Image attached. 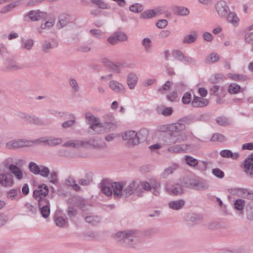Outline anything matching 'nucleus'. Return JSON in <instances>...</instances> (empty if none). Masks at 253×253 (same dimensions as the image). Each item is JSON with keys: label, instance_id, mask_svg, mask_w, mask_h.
I'll return each instance as SVG.
<instances>
[{"label": "nucleus", "instance_id": "473e14b6", "mask_svg": "<svg viewBox=\"0 0 253 253\" xmlns=\"http://www.w3.org/2000/svg\"><path fill=\"white\" fill-rule=\"evenodd\" d=\"M64 147H70L76 148L81 147V140H70L64 143L63 145Z\"/></svg>", "mask_w": 253, "mask_h": 253}, {"label": "nucleus", "instance_id": "1a4fd4ad", "mask_svg": "<svg viewBox=\"0 0 253 253\" xmlns=\"http://www.w3.org/2000/svg\"><path fill=\"white\" fill-rule=\"evenodd\" d=\"M8 149H18L24 147H30V140L26 139H16L11 140L6 143Z\"/></svg>", "mask_w": 253, "mask_h": 253}, {"label": "nucleus", "instance_id": "aec40b11", "mask_svg": "<svg viewBox=\"0 0 253 253\" xmlns=\"http://www.w3.org/2000/svg\"><path fill=\"white\" fill-rule=\"evenodd\" d=\"M209 103V100L206 98L194 96L191 104L192 106L194 107L201 108L207 106Z\"/></svg>", "mask_w": 253, "mask_h": 253}, {"label": "nucleus", "instance_id": "a19ab883", "mask_svg": "<svg viewBox=\"0 0 253 253\" xmlns=\"http://www.w3.org/2000/svg\"><path fill=\"white\" fill-rule=\"evenodd\" d=\"M19 4V2L18 1H14L3 7L1 8L0 12L2 13H6L11 10L12 8L17 6Z\"/></svg>", "mask_w": 253, "mask_h": 253}, {"label": "nucleus", "instance_id": "8fccbe9b", "mask_svg": "<svg viewBox=\"0 0 253 253\" xmlns=\"http://www.w3.org/2000/svg\"><path fill=\"white\" fill-rule=\"evenodd\" d=\"M85 220L88 223L95 225L99 221V217L97 216L89 215L85 217Z\"/></svg>", "mask_w": 253, "mask_h": 253}, {"label": "nucleus", "instance_id": "3c124183", "mask_svg": "<svg viewBox=\"0 0 253 253\" xmlns=\"http://www.w3.org/2000/svg\"><path fill=\"white\" fill-rule=\"evenodd\" d=\"M219 56L217 53H211L207 58L206 60L209 63H213L219 60Z\"/></svg>", "mask_w": 253, "mask_h": 253}, {"label": "nucleus", "instance_id": "6e6d98bb", "mask_svg": "<svg viewBox=\"0 0 253 253\" xmlns=\"http://www.w3.org/2000/svg\"><path fill=\"white\" fill-rule=\"evenodd\" d=\"M23 68L22 66L19 64L12 63L7 66L6 68V70L9 71H17Z\"/></svg>", "mask_w": 253, "mask_h": 253}, {"label": "nucleus", "instance_id": "5fc2aeb1", "mask_svg": "<svg viewBox=\"0 0 253 253\" xmlns=\"http://www.w3.org/2000/svg\"><path fill=\"white\" fill-rule=\"evenodd\" d=\"M89 32L92 36L97 39H100L104 35V33L99 29H91Z\"/></svg>", "mask_w": 253, "mask_h": 253}, {"label": "nucleus", "instance_id": "f257e3e1", "mask_svg": "<svg viewBox=\"0 0 253 253\" xmlns=\"http://www.w3.org/2000/svg\"><path fill=\"white\" fill-rule=\"evenodd\" d=\"M26 164L25 161L15 157H9L4 159L0 167L8 170L11 174H23L21 168Z\"/></svg>", "mask_w": 253, "mask_h": 253}, {"label": "nucleus", "instance_id": "b1692460", "mask_svg": "<svg viewBox=\"0 0 253 253\" xmlns=\"http://www.w3.org/2000/svg\"><path fill=\"white\" fill-rule=\"evenodd\" d=\"M139 184L135 181L131 182L124 190L123 197H127L133 194L134 191L137 188Z\"/></svg>", "mask_w": 253, "mask_h": 253}, {"label": "nucleus", "instance_id": "0e129e2a", "mask_svg": "<svg viewBox=\"0 0 253 253\" xmlns=\"http://www.w3.org/2000/svg\"><path fill=\"white\" fill-rule=\"evenodd\" d=\"M246 41L252 44H253V32H248L245 36Z\"/></svg>", "mask_w": 253, "mask_h": 253}, {"label": "nucleus", "instance_id": "7c9ffc66", "mask_svg": "<svg viewBox=\"0 0 253 253\" xmlns=\"http://www.w3.org/2000/svg\"><path fill=\"white\" fill-rule=\"evenodd\" d=\"M69 84L73 92L76 93L80 90V85L75 79L73 78H70L69 80Z\"/></svg>", "mask_w": 253, "mask_h": 253}, {"label": "nucleus", "instance_id": "f704fd0d", "mask_svg": "<svg viewBox=\"0 0 253 253\" xmlns=\"http://www.w3.org/2000/svg\"><path fill=\"white\" fill-rule=\"evenodd\" d=\"M142 187L146 191L150 190L152 188H159L160 187V184L156 182V183H149L146 181H143L142 182Z\"/></svg>", "mask_w": 253, "mask_h": 253}, {"label": "nucleus", "instance_id": "774afa93", "mask_svg": "<svg viewBox=\"0 0 253 253\" xmlns=\"http://www.w3.org/2000/svg\"><path fill=\"white\" fill-rule=\"evenodd\" d=\"M168 25V21L165 19H161L159 20V21L156 24V26L160 29L164 28Z\"/></svg>", "mask_w": 253, "mask_h": 253}, {"label": "nucleus", "instance_id": "603ef678", "mask_svg": "<svg viewBox=\"0 0 253 253\" xmlns=\"http://www.w3.org/2000/svg\"><path fill=\"white\" fill-rule=\"evenodd\" d=\"M141 17L144 19H150L155 17L154 10H148L143 12L141 14Z\"/></svg>", "mask_w": 253, "mask_h": 253}, {"label": "nucleus", "instance_id": "c756f323", "mask_svg": "<svg viewBox=\"0 0 253 253\" xmlns=\"http://www.w3.org/2000/svg\"><path fill=\"white\" fill-rule=\"evenodd\" d=\"M149 135V131L146 128L141 129L137 132L138 139L140 143L143 142L147 140Z\"/></svg>", "mask_w": 253, "mask_h": 253}, {"label": "nucleus", "instance_id": "ea45409f", "mask_svg": "<svg viewBox=\"0 0 253 253\" xmlns=\"http://www.w3.org/2000/svg\"><path fill=\"white\" fill-rule=\"evenodd\" d=\"M104 132H109L115 130L117 127L116 123L113 122H106L103 123Z\"/></svg>", "mask_w": 253, "mask_h": 253}, {"label": "nucleus", "instance_id": "c85d7f7f", "mask_svg": "<svg viewBox=\"0 0 253 253\" xmlns=\"http://www.w3.org/2000/svg\"><path fill=\"white\" fill-rule=\"evenodd\" d=\"M30 147L34 145H47V137H40L35 140H30Z\"/></svg>", "mask_w": 253, "mask_h": 253}, {"label": "nucleus", "instance_id": "2eb2a0df", "mask_svg": "<svg viewBox=\"0 0 253 253\" xmlns=\"http://www.w3.org/2000/svg\"><path fill=\"white\" fill-rule=\"evenodd\" d=\"M124 186L119 182H112L113 194L115 198L123 197Z\"/></svg>", "mask_w": 253, "mask_h": 253}, {"label": "nucleus", "instance_id": "49530a36", "mask_svg": "<svg viewBox=\"0 0 253 253\" xmlns=\"http://www.w3.org/2000/svg\"><path fill=\"white\" fill-rule=\"evenodd\" d=\"M189 220L194 223H198L203 219V216L198 214L191 213L189 214Z\"/></svg>", "mask_w": 253, "mask_h": 253}, {"label": "nucleus", "instance_id": "cd10ccee", "mask_svg": "<svg viewBox=\"0 0 253 253\" xmlns=\"http://www.w3.org/2000/svg\"><path fill=\"white\" fill-rule=\"evenodd\" d=\"M85 119L86 122L89 125V126L94 125L100 121L99 118L95 117L94 115L89 112L85 114Z\"/></svg>", "mask_w": 253, "mask_h": 253}, {"label": "nucleus", "instance_id": "20e7f679", "mask_svg": "<svg viewBox=\"0 0 253 253\" xmlns=\"http://www.w3.org/2000/svg\"><path fill=\"white\" fill-rule=\"evenodd\" d=\"M28 169L33 174H57L59 171L56 169L50 170L48 167L43 165H38L34 162H30L28 164Z\"/></svg>", "mask_w": 253, "mask_h": 253}, {"label": "nucleus", "instance_id": "c9c22d12", "mask_svg": "<svg viewBox=\"0 0 253 253\" xmlns=\"http://www.w3.org/2000/svg\"><path fill=\"white\" fill-rule=\"evenodd\" d=\"M198 37V34L196 32H193L192 34L188 35L185 37L183 42L184 43H190L196 41Z\"/></svg>", "mask_w": 253, "mask_h": 253}, {"label": "nucleus", "instance_id": "a18cd8bd", "mask_svg": "<svg viewBox=\"0 0 253 253\" xmlns=\"http://www.w3.org/2000/svg\"><path fill=\"white\" fill-rule=\"evenodd\" d=\"M184 161L187 165L191 167H194L198 164V160L189 156H185Z\"/></svg>", "mask_w": 253, "mask_h": 253}, {"label": "nucleus", "instance_id": "e2e57ef3", "mask_svg": "<svg viewBox=\"0 0 253 253\" xmlns=\"http://www.w3.org/2000/svg\"><path fill=\"white\" fill-rule=\"evenodd\" d=\"M93 3L97 5L99 8L102 9L108 8V5L107 4L102 2L101 0H92Z\"/></svg>", "mask_w": 253, "mask_h": 253}, {"label": "nucleus", "instance_id": "f3484780", "mask_svg": "<svg viewBox=\"0 0 253 253\" xmlns=\"http://www.w3.org/2000/svg\"><path fill=\"white\" fill-rule=\"evenodd\" d=\"M243 169L245 172L253 174V153L244 161Z\"/></svg>", "mask_w": 253, "mask_h": 253}, {"label": "nucleus", "instance_id": "052dcab7", "mask_svg": "<svg viewBox=\"0 0 253 253\" xmlns=\"http://www.w3.org/2000/svg\"><path fill=\"white\" fill-rule=\"evenodd\" d=\"M222 87L218 85H213L210 90V93L211 95H218V91L219 90H222Z\"/></svg>", "mask_w": 253, "mask_h": 253}, {"label": "nucleus", "instance_id": "a211bd4d", "mask_svg": "<svg viewBox=\"0 0 253 253\" xmlns=\"http://www.w3.org/2000/svg\"><path fill=\"white\" fill-rule=\"evenodd\" d=\"M88 131L92 134H97L104 133L103 123L98 122L94 125L89 126Z\"/></svg>", "mask_w": 253, "mask_h": 253}, {"label": "nucleus", "instance_id": "bb28decb", "mask_svg": "<svg viewBox=\"0 0 253 253\" xmlns=\"http://www.w3.org/2000/svg\"><path fill=\"white\" fill-rule=\"evenodd\" d=\"M185 204L184 200L180 199L176 201H170L169 204V207L174 210H179L181 209Z\"/></svg>", "mask_w": 253, "mask_h": 253}, {"label": "nucleus", "instance_id": "9d476101", "mask_svg": "<svg viewBox=\"0 0 253 253\" xmlns=\"http://www.w3.org/2000/svg\"><path fill=\"white\" fill-rule=\"evenodd\" d=\"M128 40L127 36L122 31L113 33L107 39L108 42L111 45L116 44L119 42H126Z\"/></svg>", "mask_w": 253, "mask_h": 253}, {"label": "nucleus", "instance_id": "c03bdc74", "mask_svg": "<svg viewBox=\"0 0 253 253\" xmlns=\"http://www.w3.org/2000/svg\"><path fill=\"white\" fill-rule=\"evenodd\" d=\"M34 45V41L32 39H27L22 42V46L26 50H31Z\"/></svg>", "mask_w": 253, "mask_h": 253}, {"label": "nucleus", "instance_id": "864d4df0", "mask_svg": "<svg viewBox=\"0 0 253 253\" xmlns=\"http://www.w3.org/2000/svg\"><path fill=\"white\" fill-rule=\"evenodd\" d=\"M41 212L44 218H47L50 213V208L48 205H43L41 207Z\"/></svg>", "mask_w": 253, "mask_h": 253}, {"label": "nucleus", "instance_id": "a878e982", "mask_svg": "<svg viewBox=\"0 0 253 253\" xmlns=\"http://www.w3.org/2000/svg\"><path fill=\"white\" fill-rule=\"evenodd\" d=\"M225 18L228 22L232 24L234 26H237L238 25L239 18L235 13L230 11Z\"/></svg>", "mask_w": 253, "mask_h": 253}, {"label": "nucleus", "instance_id": "72a5a7b5", "mask_svg": "<svg viewBox=\"0 0 253 253\" xmlns=\"http://www.w3.org/2000/svg\"><path fill=\"white\" fill-rule=\"evenodd\" d=\"M169 193L171 195H179L183 193V190L179 184H176L171 189L168 190Z\"/></svg>", "mask_w": 253, "mask_h": 253}, {"label": "nucleus", "instance_id": "2f4dec72", "mask_svg": "<svg viewBox=\"0 0 253 253\" xmlns=\"http://www.w3.org/2000/svg\"><path fill=\"white\" fill-rule=\"evenodd\" d=\"M141 44L143 45L145 52H151L152 48V41L150 39L148 38H144L142 40Z\"/></svg>", "mask_w": 253, "mask_h": 253}, {"label": "nucleus", "instance_id": "338daca9", "mask_svg": "<svg viewBox=\"0 0 253 253\" xmlns=\"http://www.w3.org/2000/svg\"><path fill=\"white\" fill-rule=\"evenodd\" d=\"M217 124L220 126H226L228 124V122L225 118L218 117L216 119Z\"/></svg>", "mask_w": 253, "mask_h": 253}, {"label": "nucleus", "instance_id": "0eeeda50", "mask_svg": "<svg viewBox=\"0 0 253 253\" xmlns=\"http://www.w3.org/2000/svg\"><path fill=\"white\" fill-rule=\"evenodd\" d=\"M19 117L24 121L33 125L42 126L45 123L41 118L26 112H20Z\"/></svg>", "mask_w": 253, "mask_h": 253}, {"label": "nucleus", "instance_id": "5701e85b", "mask_svg": "<svg viewBox=\"0 0 253 253\" xmlns=\"http://www.w3.org/2000/svg\"><path fill=\"white\" fill-rule=\"evenodd\" d=\"M44 14L39 10H31L28 12L25 16V18H29L32 21L35 22L40 20L43 17Z\"/></svg>", "mask_w": 253, "mask_h": 253}, {"label": "nucleus", "instance_id": "37998d69", "mask_svg": "<svg viewBox=\"0 0 253 253\" xmlns=\"http://www.w3.org/2000/svg\"><path fill=\"white\" fill-rule=\"evenodd\" d=\"M143 9V5L139 3H135L129 6V10L133 12L139 13Z\"/></svg>", "mask_w": 253, "mask_h": 253}, {"label": "nucleus", "instance_id": "de8ad7c7", "mask_svg": "<svg viewBox=\"0 0 253 253\" xmlns=\"http://www.w3.org/2000/svg\"><path fill=\"white\" fill-rule=\"evenodd\" d=\"M245 202L244 200L241 199H237L234 202V207L238 211H242L244 209L245 207Z\"/></svg>", "mask_w": 253, "mask_h": 253}, {"label": "nucleus", "instance_id": "4be33fe9", "mask_svg": "<svg viewBox=\"0 0 253 253\" xmlns=\"http://www.w3.org/2000/svg\"><path fill=\"white\" fill-rule=\"evenodd\" d=\"M54 24V20L52 19L48 20H44L42 22L40 27L38 28L37 30L39 34H42L44 31L49 30L52 28Z\"/></svg>", "mask_w": 253, "mask_h": 253}, {"label": "nucleus", "instance_id": "ddd939ff", "mask_svg": "<svg viewBox=\"0 0 253 253\" xmlns=\"http://www.w3.org/2000/svg\"><path fill=\"white\" fill-rule=\"evenodd\" d=\"M49 192L48 187L45 184L38 186L37 189L33 192V197L37 201H41L42 198L45 197Z\"/></svg>", "mask_w": 253, "mask_h": 253}, {"label": "nucleus", "instance_id": "423d86ee", "mask_svg": "<svg viewBox=\"0 0 253 253\" xmlns=\"http://www.w3.org/2000/svg\"><path fill=\"white\" fill-rule=\"evenodd\" d=\"M123 140L125 141L126 145L132 147L139 144L137 132L133 130H128L122 134Z\"/></svg>", "mask_w": 253, "mask_h": 253}, {"label": "nucleus", "instance_id": "e433bc0d", "mask_svg": "<svg viewBox=\"0 0 253 253\" xmlns=\"http://www.w3.org/2000/svg\"><path fill=\"white\" fill-rule=\"evenodd\" d=\"M227 77L232 80L239 82L244 81L247 79V77L244 75L234 73H228Z\"/></svg>", "mask_w": 253, "mask_h": 253}, {"label": "nucleus", "instance_id": "4468645a", "mask_svg": "<svg viewBox=\"0 0 253 253\" xmlns=\"http://www.w3.org/2000/svg\"><path fill=\"white\" fill-rule=\"evenodd\" d=\"M58 43L54 40H44L42 43V50L44 53H48L50 50L57 46Z\"/></svg>", "mask_w": 253, "mask_h": 253}, {"label": "nucleus", "instance_id": "bf43d9fd", "mask_svg": "<svg viewBox=\"0 0 253 253\" xmlns=\"http://www.w3.org/2000/svg\"><path fill=\"white\" fill-rule=\"evenodd\" d=\"M191 100V94L189 92H186L183 96L182 101L184 104H188Z\"/></svg>", "mask_w": 253, "mask_h": 253}, {"label": "nucleus", "instance_id": "7ed1b4c3", "mask_svg": "<svg viewBox=\"0 0 253 253\" xmlns=\"http://www.w3.org/2000/svg\"><path fill=\"white\" fill-rule=\"evenodd\" d=\"M182 184L186 187L198 191H204L209 188L207 182L202 179L184 178Z\"/></svg>", "mask_w": 253, "mask_h": 253}, {"label": "nucleus", "instance_id": "393cba45", "mask_svg": "<svg viewBox=\"0 0 253 253\" xmlns=\"http://www.w3.org/2000/svg\"><path fill=\"white\" fill-rule=\"evenodd\" d=\"M13 184L12 175H0V185L4 187L11 186Z\"/></svg>", "mask_w": 253, "mask_h": 253}, {"label": "nucleus", "instance_id": "4d7b16f0", "mask_svg": "<svg viewBox=\"0 0 253 253\" xmlns=\"http://www.w3.org/2000/svg\"><path fill=\"white\" fill-rule=\"evenodd\" d=\"M180 150L179 145L170 146L167 149L168 152L171 153H180Z\"/></svg>", "mask_w": 253, "mask_h": 253}, {"label": "nucleus", "instance_id": "f03ea898", "mask_svg": "<svg viewBox=\"0 0 253 253\" xmlns=\"http://www.w3.org/2000/svg\"><path fill=\"white\" fill-rule=\"evenodd\" d=\"M81 147L100 150L106 149L107 144L99 138L92 137L89 139L81 140Z\"/></svg>", "mask_w": 253, "mask_h": 253}, {"label": "nucleus", "instance_id": "f8f14e48", "mask_svg": "<svg viewBox=\"0 0 253 253\" xmlns=\"http://www.w3.org/2000/svg\"><path fill=\"white\" fill-rule=\"evenodd\" d=\"M215 8L218 15L223 18H226L228 13L230 12L227 3L222 0H220L217 2Z\"/></svg>", "mask_w": 253, "mask_h": 253}, {"label": "nucleus", "instance_id": "680f3d73", "mask_svg": "<svg viewBox=\"0 0 253 253\" xmlns=\"http://www.w3.org/2000/svg\"><path fill=\"white\" fill-rule=\"evenodd\" d=\"M171 84L170 82L167 81L162 87L158 89V91L163 93L164 90H168L171 86Z\"/></svg>", "mask_w": 253, "mask_h": 253}, {"label": "nucleus", "instance_id": "6e6552de", "mask_svg": "<svg viewBox=\"0 0 253 253\" xmlns=\"http://www.w3.org/2000/svg\"><path fill=\"white\" fill-rule=\"evenodd\" d=\"M186 138L187 136L185 132H171L168 137L166 138L165 142L166 145H171L184 141Z\"/></svg>", "mask_w": 253, "mask_h": 253}, {"label": "nucleus", "instance_id": "79ce46f5", "mask_svg": "<svg viewBox=\"0 0 253 253\" xmlns=\"http://www.w3.org/2000/svg\"><path fill=\"white\" fill-rule=\"evenodd\" d=\"M226 138L225 136L218 133H215L211 138V141L212 142H224L226 141Z\"/></svg>", "mask_w": 253, "mask_h": 253}, {"label": "nucleus", "instance_id": "58836bf2", "mask_svg": "<svg viewBox=\"0 0 253 253\" xmlns=\"http://www.w3.org/2000/svg\"><path fill=\"white\" fill-rule=\"evenodd\" d=\"M62 142V140L60 138L47 137V145L49 146H55L60 144Z\"/></svg>", "mask_w": 253, "mask_h": 253}, {"label": "nucleus", "instance_id": "4c0bfd02", "mask_svg": "<svg viewBox=\"0 0 253 253\" xmlns=\"http://www.w3.org/2000/svg\"><path fill=\"white\" fill-rule=\"evenodd\" d=\"M175 13L178 15L186 16L189 13V10L184 7L176 6L174 8Z\"/></svg>", "mask_w": 253, "mask_h": 253}, {"label": "nucleus", "instance_id": "09e8293b", "mask_svg": "<svg viewBox=\"0 0 253 253\" xmlns=\"http://www.w3.org/2000/svg\"><path fill=\"white\" fill-rule=\"evenodd\" d=\"M241 89V86L236 84H231L228 88V92L230 94L237 93Z\"/></svg>", "mask_w": 253, "mask_h": 253}, {"label": "nucleus", "instance_id": "9b49d317", "mask_svg": "<svg viewBox=\"0 0 253 253\" xmlns=\"http://www.w3.org/2000/svg\"><path fill=\"white\" fill-rule=\"evenodd\" d=\"M101 192L107 196L113 195L112 182L109 179H103L98 185Z\"/></svg>", "mask_w": 253, "mask_h": 253}, {"label": "nucleus", "instance_id": "39448f33", "mask_svg": "<svg viewBox=\"0 0 253 253\" xmlns=\"http://www.w3.org/2000/svg\"><path fill=\"white\" fill-rule=\"evenodd\" d=\"M136 233L132 231L119 232L115 235V238L119 241H123L128 247H134V238Z\"/></svg>", "mask_w": 253, "mask_h": 253}, {"label": "nucleus", "instance_id": "dca6fc26", "mask_svg": "<svg viewBox=\"0 0 253 253\" xmlns=\"http://www.w3.org/2000/svg\"><path fill=\"white\" fill-rule=\"evenodd\" d=\"M110 88L116 93L124 94L126 92V88L124 85L115 80H112L109 82Z\"/></svg>", "mask_w": 253, "mask_h": 253}, {"label": "nucleus", "instance_id": "13d9d810", "mask_svg": "<svg viewBox=\"0 0 253 253\" xmlns=\"http://www.w3.org/2000/svg\"><path fill=\"white\" fill-rule=\"evenodd\" d=\"M69 23V20L67 18L60 19L56 24L57 29H61Z\"/></svg>", "mask_w": 253, "mask_h": 253}, {"label": "nucleus", "instance_id": "69168bd1", "mask_svg": "<svg viewBox=\"0 0 253 253\" xmlns=\"http://www.w3.org/2000/svg\"><path fill=\"white\" fill-rule=\"evenodd\" d=\"M75 123V120L74 119L68 120L62 124V126L64 128H69L73 126Z\"/></svg>", "mask_w": 253, "mask_h": 253}, {"label": "nucleus", "instance_id": "6ab92c4d", "mask_svg": "<svg viewBox=\"0 0 253 253\" xmlns=\"http://www.w3.org/2000/svg\"><path fill=\"white\" fill-rule=\"evenodd\" d=\"M138 82L137 75L133 72L129 73L126 77V84L130 89H133Z\"/></svg>", "mask_w": 253, "mask_h": 253}, {"label": "nucleus", "instance_id": "412c9836", "mask_svg": "<svg viewBox=\"0 0 253 253\" xmlns=\"http://www.w3.org/2000/svg\"><path fill=\"white\" fill-rule=\"evenodd\" d=\"M169 130L171 132H184L183 130L185 129L186 126L181 121L175 123H173L169 125L168 127Z\"/></svg>", "mask_w": 253, "mask_h": 253}]
</instances>
